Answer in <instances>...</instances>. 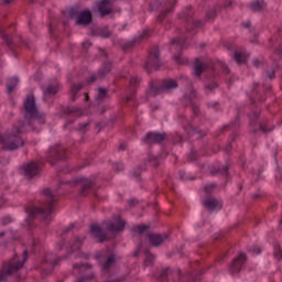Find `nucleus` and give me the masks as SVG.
<instances>
[{"label": "nucleus", "mask_w": 282, "mask_h": 282, "mask_svg": "<svg viewBox=\"0 0 282 282\" xmlns=\"http://www.w3.org/2000/svg\"><path fill=\"white\" fill-rule=\"evenodd\" d=\"M43 197L45 198V203H43L41 207H29L26 213L31 218L35 215H41L43 220L50 224V221H52V213H54V202H56V199L50 188L43 191Z\"/></svg>", "instance_id": "1"}, {"label": "nucleus", "mask_w": 282, "mask_h": 282, "mask_svg": "<svg viewBox=\"0 0 282 282\" xmlns=\"http://www.w3.org/2000/svg\"><path fill=\"white\" fill-rule=\"evenodd\" d=\"M24 109L26 111L25 118H29L30 127L36 129L41 124H45V115L36 109V100L34 96H29L24 101Z\"/></svg>", "instance_id": "2"}, {"label": "nucleus", "mask_w": 282, "mask_h": 282, "mask_svg": "<svg viewBox=\"0 0 282 282\" xmlns=\"http://www.w3.org/2000/svg\"><path fill=\"white\" fill-rule=\"evenodd\" d=\"M25 261H28V251H23L21 257L15 254L10 261L4 262L0 271V282L7 281L8 276L19 272Z\"/></svg>", "instance_id": "3"}, {"label": "nucleus", "mask_w": 282, "mask_h": 282, "mask_svg": "<svg viewBox=\"0 0 282 282\" xmlns=\"http://www.w3.org/2000/svg\"><path fill=\"white\" fill-rule=\"evenodd\" d=\"M23 127V122H20L19 126H14L11 133L3 140V149L6 151H17V149H21L25 141L21 138V128Z\"/></svg>", "instance_id": "4"}, {"label": "nucleus", "mask_w": 282, "mask_h": 282, "mask_svg": "<svg viewBox=\"0 0 282 282\" xmlns=\"http://www.w3.org/2000/svg\"><path fill=\"white\" fill-rule=\"evenodd\" d=\"M177 87L178 84L175 79H165L161 86H155L153 83H151L148 95L160 96V94H164V91H173V89H177Z\"/></svg>", "instance_id": "5"}, {"label": "nucleus", "mask_w": 282, "mask_h": 282, "mask_svg": "<svg viewBox=\"0 0 282 282\" xmlns=\"http://www.w3.org/2000/svg\"><path fill=\"white\" fill-rule=\"evenodd\" d=\"M69 18L76 19V25H83L84 28L89 25L93 21L91 11L84 10L78 12V9H70L69 10Z\"/></svg>", "instance_id": "6"}, {"label": "nucleus", "mask_w": 282, "mask_h": 282, "mask_svg": "<svg viewBox=\"0 0 282 282\" xmlns=\"http://www.w3.org/2000/svg\"><path fill=\"white\" fill-rule=\"evenodd\" d=\"M145 69L148 73L153 72V69H160V48L154 47L151 50L145 64Z\"/></svg>", "instance_id": "7"}, {"label": "nucleus", "mask_w": 282, "mask_h": 282, "mask_svg": "<svg viewBox=\"0 0 282 282\" xmlns=\"http://www.w3.org/2000/svg\"><path fill=\"white\" fill-rule=\"evenodd\" d=\"M65 148L63 145H55L47 153V161L52 166L56 164L57 160H65Z\"/></svg>", "instance_id": "8"}, {"label": "nucleus", "mask_w": 282, "mask_h": 282, "mask_svg": "<svg viewBox=\"0 0 282 282\" xmlns=\"http://www.w3.org/2000/svg\"><path fill=\"white\" fill-rule=\"evenodd\" d=\"M111 72V63L107 62L101 65L99 70L97 72L96 75H91L88 79V83H96V80H102L107 74Z\"/></svg>", "instance_id": "9"}, {"label": "nucleus", "mask_w": 282, "mask_h": 282, "mask_svg": "<svg viewBox=\"0 0 282 282\" xmlns=\"http://www.w3.org/2000/svg\"><path fill=\"white\" fill-rule=\"evenodd\" d=\"M97 12L100 17H107L113 12V3L111 0H100L97 3Z\"/></svg>", "instance_id": "10"}, {"label": "nucleus", "mask_w": 282, "mask_h": 282, "mask_svg": "<svg viewBox=\"0 0 282 282\" xmlns=\"http://www.w3.org/2000/svg\"><path fill=\"white\" fill-rule=\"evenodd\" d=\"M245 263H246V253H239V256L234 259V262L229 267L230 274H239Z\"/></svg>", "instance_id": "11"}, {"label": "nucleus", "mask_w": 282, "mask_h": 282, "mask_svg": "<svg viewBox=\"0 0 282 282\" xmlns=\"http://www.w3.org/2000/svg\"><path fill=\"white\" fill-rule=\"evenodd\" d=\"M124 226H127V221L122 220V218L118 217L115 223H106V230L108 232H122L124 230Z\"/></svg>", "instance_id": "12"}, {"label": "nucleus", "mask_w": 282, "mask_h": 282, "mask_svg": "<svg viewBox=\"0 0 282 282\" xmlns=\"http://www.w3.org/2000/svg\"><path fill=\"white\" fill-rule=\"evenodd\" d=\"M58 89H61V85H58V83L44 86L42 88L44 100H50V98L56 96V94H58Z\"/></svg>", "instance_id": "13"}, {"label": "nucleus", "mask_w": 282, "mask_h": 282, "mask_svg": "<svg viewBox=\"0 0 282 282\" xmlns=\"http://www.w3.org/2000/svg\"><path fill=\"white\" fill-rule=\"evenodd\" d=\"M41 171V165L36 162H30L29 164L23 166V174L25 177L32 178L35 177V175H39Z\"/></svg>", "instance_id": "14"}, {"label": "nucleus", "mask_w": 282, "mask_h": 282, "mask_svg": "<svg viewBox=\"0 0 282 282\" xmlns=\"http://www.w3.org/2000/svg\"><path fill=\"white\" fill-rule=\"evenodd\" d=\"M166 134H162L159 132H150L145 135L143 142H145V144H160V142H164Z\"/></svg>", "instance_id": "15"}, {"label": "nucleus", "mask_w": 282, "mask_h": 282, "mask_svg": "<svg viewBox=\"0 0 282 282\" xmlns=\"http://www.w3.org/2000/svg\"><path fill=\"white\" fill-rule=\"evenodd\" d=\"M90 236L93 237V239H96L99 243H102L107 239L105 231H102V228H100V226L98 225H91Z\"/></svg>", "instance_id": "16"}, {"label": "nucleus", "mask_w": 282, "mask_h": 282, "mask_svg": "<svg viewBox=\"0 0 282 282\" xmlns=\"http://www.w3.org/2000/svg\"><path fill=\"white\" fill-rule=\"evenodd\" d=\"M148 238L151 246L158 247V246H161V243H164L166 239H169V235L150 234Z\"/></svg>", "instance_id": "17"}, {"label": "nucleus", "mask_w": 282, "mask_h": 282, "mask_svg": "<svg viewBox=\"0 0 282 282\" xmlns=\"http://www.w3.org/2000/svg\"><path fill=\"white\" fill-rule=\"evenodd\" d=\"M204 206L208 210H220L223 204L220 200H217V198H207L204 200Z\"/></svg>", "instance_id": "18"}, {"label": "nucleus", "mask_w": 282, "mask_h": 282, "mask_svg": "<svg viewBox=\"0 0 282 282\" xmlns=\"http://www.w3.org/2000/svg\"><path fill=\"white\" fill-rule=\"evenodd\" d=\"M204 69H206V65L202 63L198 58L196 59L195 66H194V76L199 78L202 74H204Z\"/></svg>", "instance_id": "19"}, {"label": "nucleus", "mask_w": 282, "mask_h": 282, "mask_svg": "<svg viewBox=\"0 0 282 282\" xmlns=\"http://www.w3.org/2000/svg\"><path fill=\"white\" fill-rule=\"evenodd\" d=\"M80 184V194L85 195V191H89V188L91 186H94V183H91V181H89V178H82L79 181Z\"/></svg>", "instance_id": "20"}, {"label": "nucleus", "mask_w": 282, "mask_h": 282, "mask_svg": "<svg viewBox=\"0 0 282 282\" xmlns=\"http://www.w3.org/2000/svg\"><path fill=\"white\" fill-rule=\"evenodd\" d=\"M249 8L252 12H261V10H263V8H265V2H263V0H257V1L252 2L249 6Z\"/></svg>", "instance_id": "21"}, {"label": "nucleus", "mask_w": 282, "mask_h": 282, "mask_svg": "<svg viewBox=\"0 0 282 282\" xmlns=\"http://www.w3.org/2000/svg\"><path fill=\"white\" fill-rule=\"evenodd\" d=\"M116 263V256H109L106 261L101 264L102 271L108 272L109 268Z\"/></svg>", "instance_id": "22"}, {"label": "nucleus", "mask_w": 282, "mask_h": 282, "mask_svg": "<svg viewBox=\"0 0 282 282\" xmlns=\"http://www.w3.org/2000/svg\"><path fill=\"white\" fill-rule=\"evenodd\" d=\"M235 61L239 64V65H243V63H246L248 61V54L241 52V51H236L235 53Z\"/></svg>", "instance_id": "23"}, {"label": "nucleus", "mask_w": 282, "mask_h": 282, "mask_svg": "<svg viewBox=\"0 0 282 282\" xmlns=\"http://www.w3.org/2000/svg\"><path fill=\"white\" fill-rule=\"evenodd\" d=\"M17 85H19V78L13 77L7 82V89L9 94H12L14 89H17Z\"/></svg>", "instance_id": "24"}, {"label": "nucleus", "mask_w": 282, "mask_h": 282, "mask_svg": "<svg viewBox=\"0 0 282 282\" xmlns=\"http://www.w3.org/2000/svg\"><path fill=\"white\" fill-rule=\"evenodd\" d=\"M171 48L172 50H184V40L182 39H174L171 41Z\"/></svg>", "instance_id": "25"}, {"label": "nucleus", "mask_w": 282, "mask_h": 282, "mask_svg": "<svg viewBox=\"0 0 282 282\" xmlns=\"http://www.w3.org/2000/svg\"><path fill=\"white\" fill-rule=\"evenodd\" d=\"M166 6H169V8L165 11L161 12V14L159 15V21H164V18L169 14V12H173L175 2L167 1Z\"/></svg>", "instance_id": "26"}, {"label": "nucleus", "mask_w": 282, "mask_h": 282, "mask_svg": "<svg viewBox=\"0 0 282 282\" xmlns=\"http://www.w3.org/2000/svg\"><path fill=\"white\" fill-rule=\"evenodd\" d=\"M83 87V84H73L70 87L72 100H76V94H78Z\"/></svg>", "instance_id": "27"}, {"label": "nucleus", "mask_w": 282, "mask_h": 282, "mask_svg": "<svg viewBox=\"0 0 282 282\" xmlns=\"http://www.w3.org/2000/svg\"><path fill=\"white\" fill-rule=\"evenodd\" d=\"M107 94L108 90L105 88H98L97 90V95H96V100H98V102H102V100H105V98H107Z\"/></svg>", "instance_id": "28"}, {"label": "nucleus", "mask_w": 282, "mask_h": 282, "mask_svg": "<svg viewBox=\"0 0 282 282\" xmlns=\"http://www.w3.org/2000/svg\"><path fill=\"white\" fill-rule=\"evenodd\" d=\"M151 227L148 225H137L132 228L133 232H137V235H143L149 230Z\"/></svg>", "instance_id": "29"}, {"label": "nucleus", "mask_w": 282, "mask_h": 282, "mask_svg": "<svg viewBox=\"0 0 282 282\" xmlns=\"http://www.w3.org/2000/svg\"><path fill=\"white\" fill-rule=\"evenodd\" d=\"M65 113H67L68 116H77V117L83 115V112L78 108H67L65 110Z\"/></svg>", "instance_id": "30"}, {"label": "nucleus", "mask_w": 282, "mask_h": 282, "mask_svg": "<svg viewBox=\"0 0 282 282\" xmlns=\"http://www.w3.org/2000/svg\"><path fill=\"white\" fill-rule=\"evenodd\" d=\"M174 61H176V63H178L180 65H184L185 63H188V59L182 58L181 53L174 55Z\"/></svg>", "instance_id": "31"}, {"label": "nucleus", "mask_w": 282, "mask_h": 282, "mask_svg": "<svg viewBox=\"0 0 282 282\" xmlns=\"http://www.w3.org/2000/svg\"><path fill=\"white\" fill-rule=\"evenodd\" d=\"M0 36L6 41L7 45H12V39L6 32L0 30Z\"/></svg>", "instance_id": "32"}, {"label": "nucleus", "mask_w": 282, "mask_h": 282, "mask_svg": "<svg viewBox=\"0 0 282 282\" xmlns=\"http://www.w3.org/2000/svg\"><path fill=\"white\" fill-rule=\"evenodd\" d=\"M215 17H217V12L215 10H209L206 13L207 21H213L215 19Z\"/></svg>", "instance_id": "33"}, {"label": "nucleus", "mask_w": 282, "mask_h": 282, "mask_svg": "<svg viewBox=\"0 0 282 282\" xmlns=\"http://www.w3.org/2000/svg\"><path fill=\"white\" fill-rule=\"evenodd\" d=\"M213 89H217V84L213 83V84H207L205 86L206 94H210V91H213Z\"/></svg>", "instance_id": "34"}, {"label": "nucleus", "mask_w": 282, "mask_h": 282, "mask_svg": "<svg viewBox=\"0 0 282 282\" xmlns=\"http://www.w3.org/2000/svg\"><path fill=\"white\" fill-rule=\"evenodd\" d=\"M249 252H251V254H261V248L257 246H252L249 248Z\"/></svg>", "instance_id": "35"}, {"label": "nucleus", "mask_w": 282, "mask_h": 282, "mask_svg": "<svg viewBox=\"0 0 282 282\" xmlns=\"http://www.w3.org/2000/svg\"><path fill=\"white\" fill-rule=\"evenodd\" d=\"M274 257L275 259H282V250H281V247L276 246L274 248Z\"/></svg>", "instance_id": "36"}, {"label": "nucleus", "mask_w": 282, "mask_h": 282, "mask_svg": "<svg viewBox=\"0 0 282 282\" xmlns=\"http://www.w3.org/2000/svg\"><path fill=\"white\" fill-rule=\"evenodd\" d=\"M140 85V79L138 77H131L130 79V87H137Z\"/></svg>", "instance_id": "37"}, {"label": "nucleus", "mask_w": 282, "mask_h": 282, "mask_svg": "<svg viewBox=\"0 0 282 282\" xmlns=\"http://www.w3.org/2000/svg\"><path fill=\"white\" fill-rule=\"evenodd\" d=\"M216 188L215 184H209L204 187L205 193H213Z\"/></svg>", "instance_id": "38"}, {"label": "nucleus", "mask_w": 282, "mask_h": 282, "mask_svg": "<svg viewBox=\"0 0 282 282\" xmlns=\"http://www.w3.org/2000/svg\"><path fill=\"white\" fill-rule=\"evenodd\" d=\"M166 276H169V269H163V270L161 271V273H160L159 279H160L161 281H164V279H166Z\"/></svg>", "instance_id": "39"}, {"label": "nucleus", "mask_w": 282, "mask_h": 282, "mask_svg": "<svg viewBox=\"0 0 282 282\" xmlns=\"http://www.w3.org/2000/svg\"><path fill=\"white\" fill-rule=\"evenodd\" d=\"M80 243H83V240H80V238H77L75 245L73 246V250H78Z\"/></svg>", "instance_id": "40"}, {"label": "nucleus", "mask_w": 282, "mask_h": 282, "mask_svg": "<svg viewBox=\"0 0 282 282\" xmlns=\"http://www.w3.org/2000/svg\"><path fill=\"white\" fill-rule=\"evenodd\" d=\"M91 279H94V274H91L89 276L82 278V279L77 280L76 282H87V281H89Z\"/></svg>", "instance_id": "41"}, {"label": "nucleus", "mask_w": 282, "mask_h": 282, "mask_svg": "<svg viewBox=\"0 0 282 282\" xmlns=\"http://www.w3.org/2000/svg\"><path fill=\"white\" fill-rule=\"evenodd\" d=\"M101 36H104V39H109V36H111V31L109 30L102 31Z\"/></svg>", "instance_id": "42"}, {"label": "nucleus", "mask_w": 282, "mask_h": 282, "mask_svg": "<svg viewBox=\"0 0 282 282\" xmlns=\"http://www.w3.org/2000/svg\"><path fill=\"white\" fill-rule=\"evenodd\" d=\"M140 41H144V39H149V32L143 31V33L139 36Z\"/></svg>", "instance_id": "43"}, {"label": "nucleus", "mask_w": 282, "mask_h": 282, "mask_svg": "<svg viewBox=\"0 0 282 282\" xmlns=\"http://www.w3.org/2000/svg\"><path fill=\"white\" fill-rule=\"evenodd\" d=\"M45 261H46V263H52L53 265H56V259H50V257H45Z\"/></svg>", "instance_id": "44"}, {"label": "nucleus", "mask_w": 282, "mask_h": 282, "mask_svg": "<svg viewBox=\"0 0 282 282\" xmlns=\"http://www.w3.org/2000/svg\"><path fill=\"white\" fill-rule=\"evenodd\" d=\"M69 230H74V224H70L66 229H64V234L67 235Z\"/></svg>", "instance_id": "45"}, {"label": "nucleus", "mask_w": 282, "mask_h": 282, "mask_svg": "<svg viewBox=\"0 0 282 282\" xmlns=\"http://www.w3.org/2000/svg\"><path fill=\"white\" fill-rule=\"evenodd\" d=\"M221 174L223 175H228V165L223 166Z\"/></svg>", "instance_id": "46"}, {"label": "nucleus", "mask_w": 282, "mask_h": 282, "mask_svg": "<svg viewBox=\"0 0 282 282\" xmlns=\"http://www.w3.org/2000/svg\"><path fill=\"white\" fill-rule=\"evenodd\" d=\"M152 261H153V258L152 257H148L145 259L144 263H145V265H151Z\"/></svg>", "instance_id": "47"}, {"label": "nucleus", "mask_w": 282, "mask_h": 282, "mask_svg": "<svg viewBox=\"0 0 282 282\" xmlns=\"http://www.w3.org/2000/svg\"><path fill=\"white\" fill-rule=\"evenodd\" d=\"M10 221H12V219L10 217H7L2 220V224H3V226H6V225L10 224Z\"/></svg>", "instance_id": "48"}, {"label": "nucleus", "mask_w": 282, "mask_h": 282, "mask_svg": "<svg viewBox=\"0 0 282 282\" xmlns=\"http://www.w3.org/2000/svg\"><path fill=\"white\" fill-rule=\"evenodd\" d=\"M185 175H186L185 172H180V177H181V180H184V181L191 180V178H188V177H185Z\"/></svg>", "instance_id": "49"}, {"label": "nucleus", "mask_w": 282, "mask_h": 282, "mask_svg": "<svg viewBox=\"0 0 282 282\" xmlns=\"http://www.w3.org/2000/svg\"><path fill=\"white\" fill-rule=\"evenodd\" d=\"M88 124H89V123H80V124H79V130H80V131H84Z\"/></svg>", "instance_id": "50"}, {"label": "nucleus", "mask_w": 282, "mask_h": 282, "mask_svg": "<svg viewBox=\"0 0 282 282\" xmlns=\"http://www.w3.org/2000/svg\"><path fill=\"white\" fill-rule=\"evenodd\" d=\"M135 204H138V200H137V199H130V200H129V205H130V206H135Z\"/></svg>", "instance_id": "51"}, {"label": "nucleus", "mask_w": 282, "mask_h": 282, "mask_svg": "<svg viewBox=\"0 0 282 282\" xmlns=\"http://www.w3.org/2000/svg\"><path fill=\"white\" fill-rule=\"evenodd\" d=\"M199 25H202V21H195L194 22V28H199Z\"/></svg>", "instance_id": "52"}, {"label": "nucleus", "mask_w": 282, "mask_h": 282, "mask_svg": "<svg viewBox=\"0 0 282 282\" xmlns=\"http://www.w3.org/2000/svg\"><path fill=\"white\" fill-rule=\"evenodd\" d=\"M124 149H127V144L119 145V151H124Z\"/></svg>", "instance_id": "53"}, {"label": "nucleus", "mask_w": 282, "mask_h": 282, "mask_svg": "<svg viewBox=\"0 0 282 282\" xmlns=\"http://www.w3.org/2000/svg\"><path fill=\"white\" fill-rule=\"evenodd\" d=\"M89 45H91V43H89V42H84V43H83V46H84V47H89Z\"/></svg>", "instance_id": "54"}, {"label": "nucleus", "mask_w": 282, "mask_h": 282, "mask_svg": "<svg viewBox=\"0 0 282 282\" xmlns=\"http://www.w3.org/2000/svg\"><path fill=\"white\" fill-rule=\"evenodd\" d=\"M74 268H85V264H74Z\"/></svg>", "instance_id": "55"}, {"label": "nucleus", "mask_w": 282, "mask_h": 282, "mask_svg": "<svg viewBox=\"0 0 282 282\" xmlns=\"http://www.w3.org/2000/svg\"><path fill=\"white\" fill-rule=\"evenodd\" d=\"M6 204V198H0V206Z\"/></svg>", "instance_id": "56"}, {"label": "nucleus", "mask_w": 282, "mask_h": 282, "mask_svg": "<svg viewBox=\"0 0 282 282\" xmlns=\"http://www.w3.org/2000/svg\"><path fill=\"white\" fill-rule=\"evenodd\" d=\"M253 64L256 67H259V61H254Z\"/></svg>", "instance_id": "57"}, {"label": "nucleus", "mask_w": 282, "mask_h": 282, "mask_svg": "<svg viewBox=\"0 0 282 282\" xmlns=\"http://www.w3.org/2000/svg\"><path fill=\"white\" fill-rule=\"evenodd\" d=\"M260 129H261V131H263V132L268 131V130H265V128H263V126H260Z\"/></svg>", "instance_id": "58"}, {"label": "nucleus", "mask_w": 282, "mask_h": 282, "mask_svg": "<svg viewBox=\"0 0 282 282\" xmlns=\"http://www.w3.org/2000/svg\"><path fill=\"white\" fill-rule=\"evenodd\" d=\"M160 163H152V166H159Z\"/></svg>", "instance_id": "59"}, {"label": "nucleus", "mask_w": 282, "mask_h": 282, "mask_svg": "<svg viewBox=\"0 0 282 282\" xmlns=\"http://www.w3.org/2000/svg\"><path fill=\"white\" fill-rule=\"evenodd\" d=\"M278 54H282V48L278 51Z\"/></svg>", "instance_id": "60"}, {"label": "nucleus", "mask_w": 282, "mask_h": 282, "mask_svg": "<svg viewBox=\"0 0 282 282\" xmlns=\"http://www.w3.org/2000/svg\"><path fill=\"white\" fill-rule=\"evenodd\" d=\"M4 3H10V0H4Z\"/></svg>", "instance_id": "61"}, {"label": "nucleus", "mask_w": 282, "mask_h": 282, "mask_svg": "<svg viewBox=\"0 0 282 282\" xmlns=\"http://www.w3.org/2000/svg\"><path fill=\"white\" fill-rule=\"evenodd\" d=\"M272 76H274V73H272V75H269V78H272Z\"/></svg>", "instance_id": "62"}, {"label": "nucleus", "mask_w": 282, "mask_h": 282, "mask_svg": "<svg viewBox=\"0 0 282 282\" xmlns=\"http://www.w3.org/2000/svg\"><path fill=\"white\" fill-rule=\"evenodd\" d=\"M119 171H122V165H119Z\"/></svg>", "instance_id": "63"}, {"label": "nucleus", "mask_w": 282, "mask_h": 282, "mask_svg": "<svg viewBox=\"0 0 282 282\" xmlns=\"http://www.w3.org/2000/svg\"><path fill=\"white\" fill-rule=\"evenodd\" d=\"M254 118H256V119L259 118V113H256V117H254Z\"/></svg>", "instance_id": "64"}]
</instances>
